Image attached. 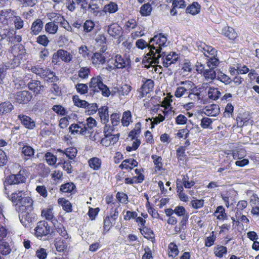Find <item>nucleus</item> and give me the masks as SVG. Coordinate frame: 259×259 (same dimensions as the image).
<instances>
[{"instance_id":"f257e3e1","label":"nucleus","mask_w":259,"mask_h":259,"mask_svg":"<svg viewBox=\"0 0 259 259\" xmlns=\"http://www.w3.org/2000/svg\"><path fill=\"white\" fill-rule=\"evenodd\" d=\"M169 42L166 35L162 33H157L150 39L149 41L148 52L147 53L144 58V61L149 64L150 66L155 68L156 72L157 68L155 65L159 63V59L163 55H165V52L163 51L164 48L166 47Z\"/></svg>"},{"instance_id":"f03ea898","label":"nucleus","mask_w":259,"mask_h":259,"mask_svg":"<svg viewBox=\"0 0 259 259\" xmlns=\"http://www.w3.org/2000/svg\"><path fill=\"white\" fill-rule=\"evenodd\" d=\"M89 90L91 94L102 92L103 96L109 97L110 92L109 88L103 82V79L100 76H97L91 78L89 82Z\"/></svg>"},{"instance_id":"7ed1b4c3","label":"nucleus","mask_w":259,"mask_h":259,"mask_svg":"<svg viewBox=\"0 0 259 259\" xmlns=\"http://www.w3.org/2000/svg\"><path fill=\"white\" fill-rule=\"evenodd\" d=\"M26 174L25 170H20L16 175H11L6 178L5 184L11 185H20V187L23 184H26Z\"/></svg>"},{"instance_id":"20e7f679","label":"nucleus","mask_w":259,"mask_h":259,"mask_svg":"<svg viewBox=\"0 0 259 259\" xmlns=\"http://www.w3.org/2000/svg\"><path fill=\"white\" fill-rule=\"evenodd\" d=\"M178 85L180 86L177 87L175 92V96L177 98H186L191 88L194 86V84L190 80L181 81Z\"/></svg>"},{"instance_id":"39448f33","label":"nucleus","mask_w":259,"mask_h":259,"mask_svg":"<svg viewBox=\"0 0 259 259\" xmlns=\"http://www.w3.org/2000/svg\"><path fill=\"white\" fill-rule=\"evenodd\" d=\"M119 212L117 208H115L111 212L110 215L106 216L104 220V232L106 233L111 227L115 223V221L118 217Z\"/></svg>"},{"instance_id":"423d86ee","label":"nucleus","mask_w":259,"mask_h":259,"mask_svg":"<svg viewBox=\"0 0 259 259\" xmlns=\"http://www.w3.org/2000/svg\"><path fill=\"white\" fill-rule=\"evenodd\" d=\"M51 228L48 223L45 221H40L35 228V235L37 238H42L50 234Z\"/></svg>"},{"instance_id":"0eeeda50","label":"nucleus","mask_w":259,"mask_h":259,"mask_svg":"<svg viewBox=\"0 0 259 259\" xmlns=\"http://www.w3.org/2000/svg\"><path fill=\"white\" fill-rule=\"evenodd\" d=\"M27 190L26 184H23L21 187L20 188V190L17 192H15L11 194V199L12 201L15 203L16 205H19L20 201L23 199L26 194H25V191Z\"/></svg>"},{"instance_id":"6e6552de","label":"nucleus","mask_w":259,"mask_h":259,"mask_svg":"<svg viewBox=\"0 0 259 259\" xmlns=\"http://www.w3.org/2000/svg\"><path fill=\"white\" fill-rule=\"evenodd\" d=\"M31 94L27 91L17 92L14 95L16 101L19 104H26L29 102L32 98Z\"/></svg>"},{"instance_id":"1a4fd4ad","label":"nucleus","mask_w":259,"mask_h":259,"mask_svg":"<svg viewBox=\"0 0 259 259\" xmlns=\"http://www.w3.org/2000/svg\"><path fill=\"white\" fill-rule=\"evenodd\" d=\"M160 58H161L163 66L167 68L177 61L178 56L176 53L172 52L168 54L165 53V55H163Z\"/></svg>"},{"instance_id":"9d476101","label":"nucleus","mask_w":259,"mask_h":259,"mask_svg":"<svg viewBox=\"0 0 259 259\" xmlns=\"http://www.w3.org/2000/svg\"><path fill=\"white\" fill-rule=\"evenodd\" d=\"M110 61L114 65V68L116 69L124 68L129 64V60L119 55H116L115 58Z\"/></svg>"},{"instance_id":"9b49d317","label":"nucleus","mask_w":259,"mask_h":259,"mask_svg":"<svg viewBox=\"0 0 259 259\" xmlns=\"http://www.w3.org/2000/svg\"><path fill=\"white\" fill-rule=\"evenodd\" d=\"M79 124H72L69 127V132L71 134L84 135L87 131V127L82 122H79Z\"/></svg>"},{"instance_id":"f8f14e48","label":"nucleus","mask_w":259,"mask_h":259,"mask_svg":"<svg viewBox=\"0 0 259 259\" xmlns=\"http://www.w3.org/2000/svg\"><path fill=\"white\" fill-rule=\"evenodd\" d=\"M202 113L208 116H216L220 113L219 106L215 104L207 105L203 109Z\"/></svg>"},{"instance_id":"ddd939ff","label":"nucleus","mask_w":259,"mask_h":259,"mask_svg":"<svg viewBox=\"0 0 259 259\" xmlns=\"http://www.w3.org/2000/svg\"><path fill=\"white\" fill-rule=\"evenodd\" d=\"M56 250L59 252H62L64 253L68 251V243L67 239L57 238L55 240V243Z\"/></svg>"},{"instance_id":"4468645a","label":"nucleus","mask_w":259,"mask_h":259,"mask_svg":"<svg viewBox=\"0 0 259 259\" xmlns=\"http://www.w3.org/2000/svg\"><path fill=\"white\" fill-rule=\"evenodd\" d=\"M92 60L93 65L96 67L99 68L100 65L105 63L106 58L103 53L96 52L92 56Z\"/></svg>"},{"instance_id":"2eb2a0df","label":"nucleus","mask_w":259,"mask_h":259,"mask_svg":"<svg viewBox=\"0 0 259 259\" xmlns=\"http://www.w3.org/2000/svg\"><path fill=\"white\" fill-rule=\"evenodd\" d=\"M18 118L25 127L33 129L35 127V122L30 117L24 115H19Z\"/></svg>"},{"instance_id":"dca6fc26","label":"nucleus","mask_w":259,"mask_h":259,"mask_svg":"<svg viewBox=\"0 0 259 259\" xmlns=\"http://www.w3.org/2000/svg\"><path fill=\"white\" fill-rule=\"evenodd\" d=\"M28 86L29 90L36 94H40L44 89V86L41 84L40 82L38 80H32L28 83Z\"/></svg>"},{"instance_id":"f3484780","label":"nucleus","mask_w":259,"mask_h":259,"mask_svg":"<svg viewBox=\"0 0 259 259\" xmlns=\"http://www.w3.org/2000/svg\"><path fill=\"white\" fill-rule=\"evenodd\" d=\"M189 99L194 101H198L201 99L200 95V91L196 87L193 86L191 87L189 91V93L187 96Z\"/></svg>"},{"instance_id":"a211bd4d","label":"nucleus","mask_w":259,"mask_h":259,"mask_svg":"<svg viewBox=\"0 0 259 259\" xmlns=\"http://www.w3.org/2000/svg\"><path fill=\"white\" fill-rule=\"evenodd\" d=\"M73 54L66 50L60 49L58 50V56L65 63H69L73 59Z\"/></svg>"},{"instance_id":"6ab92c4d","label":"nucleus","mask_w":259,"mask_h":259,"mask_svg":"<svg viewBox=\"0 0 259 259\" xmlns=\"http://www.w3.org/2000/svg\"><path fill=\"white\" fill-rule=\"evenodd\" d=\"M154 82L151 79H147L141 87L142 96L144 97L153 90Z\"/></svg>"},{"instance_id":"aec40b11","label":"nucleus","mask_w":259,"mask_h":259,"mask_svg":"<svg viewBox=\"0 0 259 259\" xmlns=\"http://www.w3.org/2000/svg\"><path fill=\"white\" fill-rule=\"evenodd\" d=\"M11 248L9 244L3 239H0V253L3 255H7L10 253ZM0 259H4L0 255Z\"/></svg>"},{"instance_id":"412c9836","label":"nucleus","mask_w":259,"mask_h":259,"mask_svg":"<svg viewBox=\"0 0 259 259\" xmlns=\"http://www.w3.org/2000/svg\"><path fill=\"white\" fill-rule=\"evenodd\" d=\"M42 27V21L40 19H36L32 24L31 33L33 35H37L41 31Z\"/></svg>"},{"instance_id":"4be33fe9","label":"nucleus","mask_w":259,"mask_h":259,"mask_svg":"<svg viewBox=\"0 0 259 259\" xmlns=\"http://www.w3.org/2000/svg\"><path fill=\"white\" fill-rule=\"evenodd\" d=\"M99 115L103 123H108L109 122L108 109L107 106H103L99 108Z\"/></svg>"},{"instance_id":"5701e85b","label":"nucleus","mask_w":259,"mask_h":259,"mask_svg":"<svg viewBox=\"0 0 259 259\" xmlns=\"http://www.w3.org/2000/svg\"><path fill=\"white\" fill-rule=\"evenodd\" d=\"M41 215L47 220L51 221L53 224H56L57 220L54 218L53 209L48 208L44 209L41 211Z\"/></svg>"},{"instance_id":"b1692460","label":"nucleus","mask_w":259,"mask_h":259,"mask_svg":"<svg viewBox=\"0 0 259 259\" xmlns=\"http://www.w3.org/2000/svg\"><path fill=\"white\" fill-rule=\"evenodd\" d=\"M138 165V162L133 159H127L123 160L121 164L119 165L121 168H125L126 169H132L133 167Z\"/></svg>"},{"instance_id":"393cba45","label":"nucleus","mask_w":259,"mask_h":259,"mask_svg":"<svg viewBox=\"0 0 259 259\" xmlns=\"http://www.w3.org/2000/svg\"><path fill=\"white\" fill-rule=\"evenodd\" d=\"M105 126L104 127V133L105 138H103L101 140V143L103 145H105V142L107 141L106 139V138H109L111 136H112L111 133L114 130V126L113 125L111 126L109 124L104 123Z\"/></svg>"},{"instance_id":"a878e982","label":"nucleus","mask_w":259,"mask_h":259,"mask_svg":"<svg viewBox=\"0 0 259 259\" xmlns=\"http://www.w3.org/2000/svg\"><path fill=\"white\" fill-rule=\"evenodd\" d=\"M90 167L95 170H98L100 169L102 164V161L97 157H93L90 159L88 161Z\"/></svg>"},{"instance_id":"bb28decb","label":"nucleus","mask_w":259,"mask_h":259,"mask_svg":"<svg viewBox=\"0 0 259 259\" xmlns=\"http://www.w3.org/2000/svg\"><path fill=\"white\" fill-rule=\"evenodd\" d=\"M203 75L205 80L209 82H211L214 78L217 77V73L215 71L211 68L206 69L204 72Z\"/></svg>"},{"instance_id":"cd10ccee","label":"nucleus","mask_w":259,"mask_h":259,"mask_svg":"<svg viewBox=\"0 0 259 259\" xmlns=\"http://www.w3.org/2000/svg\"><path fill=\"white\" fill-rule=\"evenodd\" d=\"M13 109V105L9 102H5L0 104V115L10 113Z\"/></svg>"},{"instance_id":"c85d7f7f","label":"nucleus","mask_w":259,"mask_h":259,"mask_svg":"<svg viewBox=\"0 0 259 259\" xmlns=\"http://www.w3.org/2000/svg\"><path fill=\"white\" fill-rule=\"evenodd\" d=\"M140 232L144 237L149 240L153 241L154 239L155 235L154 234L151 229L145 226L142 229H140Z\"/></svg>"},{"instance_id":"c756f323","label":"nucleus","mask_w":259,"mask_h":259,"mask_svg":"<svg viewBox=\"0 0 259 259\" xmlns=\"http://www.w3.org/2000/svg\"><path fill=\"white\" fill-rule=\"evenodd\" d=\"M223 33L226 37L229 39L234 40L237 36V33L234 29L231 27H226L223 29Z\"/></svg>"},{"instance_id":"7c9ffc66","label":"nucleus","mask_w":259,"mask_h":259,"mask_svg":"<svg viewBox=\"0 0 259 259\" xmlns=\"http://www.w3.org/2000/svg\"><path fill=\"white\" fill-rule=\"evenodd\" d=\"M54 226L57 232L59 234L60 236H61L62 237H64L65 239H67L69 238L67 231L63 225L59 223L57 221V223H56V224H54Z\"/></svg>"},{"instance_id":"2f4dec72","label":"nucleus","mask_w":259,"mask_h":259,"mask_svg":"<svg viewBox=\"0 0 259 259\" xmlns=\"http://www.w3.org/2000/svg\"><path fill=\"white\" fill-rule=\"evenodd\" d=\"M200 6L197 2L193 3L186 9V13L195 15L200 11Z\"/></svg>"},{"instance_id":"473e14b6","label":"nucleus","mask_w":259,"mask_h":259,"mask_svg":"<svg viewBox=\"0 0 259 259\" xmlns=\"http://www.w3.org/2000/svg\"><path fill=\"white\" fill-rule=\"evenodd\" d=\"M121 123L123 126H127L132 122V113L127 110L123 112L121 119Z\"/></svg>"},{"instance_id":"72a5a7b5","label":"nucleus","mask_w":259,"mask_h":259,"mask_svg":"<svg viewBox=\"0 0 259 259\" xmlns=\"http://www.w3.org/2000/svg\"><path fill=\"white\" fill-rule=\"evenodd\" d=\"M207 66L214 69L219 64L220 61L219 59L215 57V55L211 56V57L207 58Z\"/></svg>"},{"instance_id":"f704fd0d","label":"nucleus","mask_w":259,"mask_h":259,"mask_svg":"<svg viewBox=\"0 0 259 259\" xmlns=\"http://www.w3.org/2000/svg\"><path fill=\"white\" fill-rule=\"evenodd\" d=\"M213 252L215 256L222 257L224 254L227 253V249L225 246L218 245L214 247Z\"/></svg>"},{"instance_id":"c9c22d12","label":"nucleus","mask_w":259,"mask_h":259,"mask_svg":"<svg viewBox=\"0 0 259 259\" xmlns=\"http://www.w3.org/2000/svg\"><path fill=\"white\" fill-rule=\"evenodd\" d=\"M60 151L63 152L70 159H73L75 158L77 153V149L74 147L68 148L64 151L60 150Z\"/></svg>"},{"instance_id":"e433bc0d","label":"nucleus","mask_w":259,"mask_h":259,"mask_svg":"<svg viewBox=\"0 0 259 259\" xmlns=\"http://www.w3.org/2000/svg\"><path fill=\"white\" fill-rule=\"evenodd\" d=\"M107 31L109 35L112 36L118 35L120 32L119 27L116 24H113L109 26Z\"/></svg>"},{"instance_id":"4c0bfd02","label":"nucleus","mask_w":259,"mask_h":259,"mask_svg":"<svg viewBox=\"0 0 259 259\" xmlns=\"http://www.w3.org/2000/svg\"><path fill=\"white\" fill-rule=\"evenodd\" d=\"M168 256L172 258L177 256L179 254V250L177 246L173 243H170L168 245Z\"/></svg>"},{"instance_id":"58836bf2","label":"nucleus","mask_w":259,"mask_h":259,"mask_svg":"<svg viewBox=\"0 0 259 259\" xmlns=\"http://www.w3.org/2000/svg\"><path fill=\"white\" fill-rule=\"evenodd\" d=\"M214 215L219 220H225L227 219V214L223 206H219L217 207L214 212Z\"/></svg>"},{"instance_id":"ea45409f","label":"nucleus","mask_w":259,"mask_h":259,"mask_svg":"<svg viewBox=\"0 0 259 259\" xmlns=\"http://www.w3.org/2000/svg\"><path fill=\"white\" fill-rule=\"evenodd\" d=\"M90 73V69L88 67H81L78 71V76L82 79H87Z\"/></svg>"},{"instance_id":"a19ab883","label":"nucleus","mask_w":259,"mask_h":259,"mask_svg":"<svg viewBox=\"0 0 259 259\" xmlns=\"http://www.w3.org/2000/svg\"><path fill=\"white\" fill-rule=\"evenodd\" d=\"M213 120L208 117H203L201 120L200 125L203 128L212 129V123Z\"/></svg>"},{"instance_id":"79ce46f5","label":"nucleus","mask_w":259,"mask_h":259,"mask_svg":"<svg viewBox=\"0 0 259 259\" xmlns=\"http://www.w3.org/2000/svg\"><path fill=\"white\" fill-rule=\"evenodd\" d=\"M221 96V92L218 89L210 88L208 91V97L213 100H217Z\"/></svg>"},{"instance_id":"37998d69","label":"nucleus","mask_w":259,"mask_h":259,"mask_svg":"<svg viewBox=\"0 0 259 259\" xmlns=\"http://www.w3.org/2000/svg\"><path fill=\"white\" fill-rule=\"evenodd\" d=\"M141 123L140 122L137 123L134 128L130 132L128 137L131 138L132 139H135L141 133Z\"/></svg>"},{"instance_id":"c03bdc74","label":"nucleus","mask_w":259,"mask_h":259,"mask_svg":"<svg viewBox=\"0 0 259 259\" xmlns=\"http://www.w3.org/2000/svg\"><path fill=\"white\" fill-rule=\"evenodd\" d=\"M58 29V25L54 22H49L45 25V29L47 32L50 34H55L57 32Z\"/></svg>"},{"instance_id":"a18cd8bd","label":"nucleus","mask_w":259,"mask_h":259,"mask_svg":"<svg viewBox=\"0 0 259 259\" xmlns=\"http://www.w3.org/2000/svg\"><path fill=\"white\" fill-rule=\"evenodd\" d=\"M203 50V53L205 57L207 58L211 57V56L215 55L217 51L211 46H208L205 45L204 47L202 48Z\"/></svg>"},{"instance_id":"49530a36","label":"nucleus","mask_w":259,"mask_h":259,"mask_svg":"<svg viewBox=\"0 0 259 259\" xmlns=\"http://www.w3.org/2000/svg\"><path fill=\"white\" fill-rule=\"evenodd\" d=\"M21 152L25 156L30 157L33 156L34 150L30 146L25 145L22 148Z\"/></svg>"},{"instance_id":"de8ad7c7","label":"nucleus","mask_w":259,"mask_h":259,"mask_svg":"<svg viewBox=\"0 0 259 259\" xmlns=\"http://www.w3.org/2000/svg\"><path fill=\"white\" fill-rule=\"evenodd\" d=\"M217 78L218 80L224 83L225 84H229L232 81L231 79L228 76L222 72L218 73Z\"/></svg>"},{"instance_id":"09e8293b","label":"nucleus","mask_w":259,"mask_h":259,"mask_svg":"<svg viewBox=\"0 0 259 259\" xmlns=\"http://www.w3.org/2000/svg\"><path fill=\"white\" fill-rule=\"evenodd\" d=\"M47 17L50 20H53L54 23H59L63 16L60 14L51 12L47 14Z\"/></svg>"},{"instance_id":"8fccbe9b","label":"nucleus","mask_w":259,"mask_h":259,"mask_svg":"<svg viewBox=\"0 0 259 259\" xmlns=\"http://www.w3.org/2000/svg\"><path fill=\"white\" fill-rule=\"evenodd\" d=\"M104 11L109 13H114L118 10V7L116 4L113 2H110L109 4L105 6Z\"/></svg>"},{"instance_id":"3c124183","label":"nucleus","mask_w":259,"mask_h":259,"mask_svg":"<svg viewBox=\"0 0 259 259\" xmlns=\"http://www.w3.org/2000/svg\"><path fill=\"white\" fill-rule=\"evenodd\" d=\"M75 187L72 183H67L62 185L60 187V191L64 193L71 192Z\"/></svg>"},{"instance_id":"603ef678","label":"nucleus","mask_w":259,"mask_h":259,"mask_svg":"<svg viewBox=\"0 0 259 259\" xmlns=\"http://www.w3.org/2000/svg\"><path fill=\"white\" fill-rule=\"evenodd\" d=\"M32 203L33 200L30 197L28 196H25L22 201H20V203L18 205L23 206L27 208H31Z\"/></svg>"},{"instance_id":"864d4df0","label":"nucleus","mask_w":259,"mask_h":259,"mask_svg":"<svg viewBox=\"0 0 259 259\" xmlns=\"http://www.w3.org/2000/svg\"><path fill=\"white\" fill-rule=\"evenodd\" d=\"M165 119L164 116L162 115L161 114H159L158 116H156L154 118H148L147 119V121H148V120H150L151 122V128H153L154 127V125L155 124H157L163 121Z\"/></svg>"},{"instance_id":"5fc2aeb1","label":"nucleus","mask_w":259,"mask_h":259,"mask_svg":"<svg viewBox=\"0 0 259 259\" xmlns=\"http://www.w3.org/2000/svg\"><path fill=\"white\" fill-rule=\"evenodd\" d=\"M152 10L151 5L146 4L143 5L140 9V13L142 16H148L150 15Z\"/></svg>"},{"instance_id":"6e6d98bb","label":"nucleus","mask_w":259,"mask_h":259,"mask_svg":"<svg viewBox=\"0 0 259 259\" xmlns=\"http://www.w3.org/2000/svg\"><path fill=\"white\" fill-rule=\"evenodd\" d=\"M151 158L153 160V162L156 166V168L158 170L160 171L162 166V158L156 155H152Z\"/></svg>"},{"instance_id":"4d7b16f0","label":"nucleus","mask_w":259,"mask_h":259,"mask_svg":"<svg viewBox=\"0 0 259 259\" xmlns=\"http://www.w3.org/2000/svg\"><path fill=\"white\" fill-rule=\"evenodd\" d=\"M75 88L77 92L80 94H85L87 93L89 90V87H88L87 84L84 83H77L75 85Z\"/></svg>"},{"instance_id":"13d9d810","label":"nucleus","mask_w":259,"mask_h":259,"mask_svg":"<svg viewBox=\"0 0 259 259\" xmlns=\"http://www.w3.org/2000/svg\"><path fill=\"white\" fill-rule=\"evenodd\" d=\"M95 27L94 22L91 20H87L84 23L83 25V30L86 32H91Z\"/></svg>"},{"instance_id":"bf43d9fd","label":"nucleus","mask_w":259,"mask_h":259,"mask_svg":"<svg viewBox=\"0 0 259 259\" xmlns=\"http://www.w3.org/2000/svg\"><path fill=\"white\" fill-rule=\"evenodd\" d=\"M20 218V222L25 227H29L31 223V218L29 216L28 214L22 215Z\"/></svg>"},{"instance_id":"052dcab7","label":"nucleus","mask_w":259,"mask_h":259,"mask_svg":"<svg viewBox=\"0 0 259 259\" xmlns=\"http://www.w3.org/2000/svg\"><path fill=\"white\" fill-rule=\"evenodd\" d=\"M131 87L127 84H123L118 90L119 94L120 95H127L131 91Z\"/></svg>"},{"instance_id":"680f3d73","label":"nucleus","mask_w":259,"mask_h":259,"mask_svg":"<svg viewBox=\"0 0 259 259\" xmlns=\"http://www.w3.org/2000/svg\"><path fill=\"white\" fill-rule=\"evenodd\" d=\"M73 102L74 105L76 106L85 108H87V106H88L89 103L85 100H82L79 99L78 97L76 98L75 97L73 98Z\"/></svg>"},{"instance_id":"e2e57ef3","label":"nucleus","mask_w":259,"mask_h":259,"mask_svg":"<svg viewBox=\"0 0 259 259\" xmlns=\"http://www.w3.org/2000/svg\"><path fill=\"white\" fill-rule=\"evenodd\" d=\"M36 41L37 43L43 46L44 47L47 46L50 42L48 38L46 36V35H39L37 37Z\"/></svg>"},{"instance_id":"0e129e2a","label":"nucleus","mask_w":259,"mask_h":259,"mask_svg":"<svg viewBox=\"0 0 259 259\" xmlns=\"http://www.w3.org/2000/svg\"><path fill=\"white\" fill-rule=\"evenodd\" d=\"M35 255L39 259H46L47 257L48 253L46 249L39 248L36 251Z\"/></svg>"},{"instance_id":"69168bd1","label":"nucleus","mask_w":259,"mask_h":259,"mask_svg":"<svg viewBox=\"0 0 259 259\" xmlns=\"http://www.w3.org/2000/svg\"><path fill=\"white\" fill-rule=\"evenodd\" d=\"M45 158L47 163L50 165L54 164L57 160L56 157L50 152H47L45 154Z\"/></svg>"},{"instance_id":"338daca9","label":"nucleus","mask_w":259,"mask_h":259,"mask_svg":"<svg viewBox=\"0 0 259 259\" xmlns=\"http://www.w3.org/2000/svg\"><path fill=\"white\" fill-rule=\"evenodd\" d=\"M215 239L216 237L214 235V232H212L211 235L205 239V245L207 247L211 246L214 244Z\"/></svg>"},{"instance_id":"774afa93","label":"nucleus","mask_w":259,"mask_h":259,"mask_svg":"<svg viewBox=\"0 0 259 259\" xmlns=\"http://www.w3.org/2000/svg\"><path fill=\"white\" fill-rule=\"evenodd\" d=\"M53 110L57 114L64 115L66 113L65 109L61 105H55L53 106Z\"/></svg>"}]
</instances>
